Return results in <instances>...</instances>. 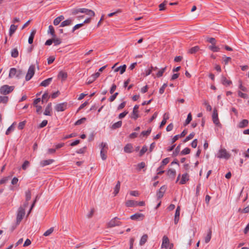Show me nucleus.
Here are the masks:
<instances>
[{"mask_svg":"<svg viewBox=\"0 0 249 249\" xmlns=\"http://www.w3.org/2000/svg\"><path fill=\"white\" fill-rule=\"evenodd\" d=\"M148 239V235L147 234H144L142 237L140 241V245L142 246L144 245Z\"/></svg>","mask_w":249,"mask_h":249,"instance_id":"nucleus-30","label":"nucleus"},{"mask_svg":"<svg viewBox=\"0 0 249 249\" xmlns=\"http://www.w3.org/2000/svg\"><path fill=\"white\" fill-rule=\"evenodd\" d=\"M52 110V103H50L48 104L47 107H46L45 111L44 112V114L45 115L51 116V111Z\"/></svg>","mask_w":249,"mask_h":249,"instance_id":"nucleus-17","label":"nucleus"},{"mask_svg":"<svg viewBox=\"0 0 249 249\" xmlns=\"http://www.w3.org/2000/svg\"><path fill=\"white\" fill-rule=\"evenodd\" d=\"M16 124V123L15 122L13 123V124L10 127H8V128L7 129L6 131V135H9L11 131H13L14 130V125Z\"/></svg>","mask_w":249,"mask_h":249,"instance_id":"nucleus-41","label":"nucleus"},{"mask_svg":"<svg viewBox=\"0 0 249 249\" xmlns=\"http://www.w3.org/2000/svg\"><path fill=\"white\" fill-rule=\"evenodd\" d=\"M195 134L194 132H192L190 133L187 137H186V138L184 140L183 142H186L189 141L190 140L193 138L194 137Z\"/></svg>","mask_w":249,"mask_h":249,"instance_id":"nucleus-44","label":"nucleus"},{"mask_svg":"<svg viewBox=\"0 0 249 249\" xmlns=\"http://www.w3.org/2000/svg\"><path fill=\"white\" fill-rule=\"evenodd\" d=\"M85 14H86L87 15H88L90 17H94V16H95L94 12L91 10H89L88 9H86V11H85Z\"/></svg>","mask_w":249,"mask_h":249,"instance_id":"nucleus-40","label":"nucleus"},{"mask_svg":"<svg viewBox=\"0 0 249 249\" xmlns=\"http://www.w3.org/2000/svg\"><path fill=\"white\" fill-rule=\"evenodd\" d=\"M151 129L149 128L147 131H142L141 133V134L142 136H148V135H149L150 134V133H151Z\"/></svg>","mask_w":249,"mask_h":249,"instance_id":"nucleus-63","label":"nucleus"},{"mask_svg":"<svg viewBox=\"0 0 249 249\" xmlns=\"http://www.w3.org/2000/svg\"><path fill=\"white\" fill-rule=\"evenodd\" d=\"M212 120L213 123L217 126L221 127V124L220 123L218 117V112L216 108H214L213 111V113L212 114Z\"/></svg>","mask_w":249,"mask_h":249,"instance_id":"nucleus-6","label":"nucleus"},{"mask_svg":"<svg viewBox=\"0 0 249 249\" xmlns=\"http://www.w3.org/2000/svg\"><path fill=\"white\" fill-rule=\"evenodd\" d=\"M48 124V121L47 120H43L41 123L38 126V128H43L44 127H45Z\"/></svg>","mask_w":249,"mask_h":249,"instance_id":"nucleus-58","label":"nucleus"},{"mask_svg":"<svg viewBox=\"0 0 249 249\" xmlns=\"http://www.w3.org/2000/svg\"><path fill=\"white\" fill-rule=\"evenodd\" d=\"M64 19V17L63 16H60L55 18L53 20V24L54 25H58L60 22Z\"/></svg>","mask_w":249,"mask_h":249,"instance_id":"nucleus-24","label":"nucleus"},{"mask_svg":"<svg viewBox=\"0 0 249 249\" xmlns=\"http://www.w3.org/2000/svg\"><path fill=\"white\" fill-rule=\"evenodd\" d=\"M166 3H167L166 1H164L163 2L160 3L159 5V10L160 11L164 10L165 9V6Z\"/></svg>","mask_w":249,"mask_h":249,"instance_id":"nucleus-57","label":"nucleus"},{"mask_svg":"<svg viewBox=\"0 0 249 249\" xmlns=\"http://www.w3.org/2000/svg\"><path fill=\"white\" fill-rule=\"evenodd\" d=\"M8 100L7 96H0V103H6Z\"/></svg>","mask_w":249,"mask_h":249,"instance_id":"nucleus-50","label":"nucleus"},{"mask_svg":"<svg viewBox=\"0 0 249 249\" xmlns=\"http://www.w3.org/2000/svg\"><path fill=\"white\" fill-rule=\"evenodd\" d=\"M147 151V147L146 145H144L140 152V156H142Z\"/></svg>","mask_w":249,"mask_h":249,"instance_id":"nucleus-48","label":"nucleus"},{"mask_svg":"<svg viewBox=\"0 0 249 249\" xmlns=\"http://www.w3.org/2000/svg\"><path fill=\"white\" fill-rule=\"evenodd\" d=\"M119 94L118 92H115L113 95H111L109 98L108 100L109 102H113Z\"/></svg>","mask_w":249,"mask_h":249,"instance_id":"nucleus-55","label":"nucleus"},{"mask_svg":"<svg viewBox=\"0 0 249 249\" xmlns=\"http://www.w3.org/2000/svg\"><path fill=\"white\" fill-rule=\"evenodd\" d=\"M169 244V240L168 238L166 236H164L162 238V243L161 247L162 248H164L165 249H167L168 248Z\"/></svg>","mask_w":249,"mask_h":249,"instance_id":"nucleus-13","label":"nucleus"},{"mask_svg":"<svg viewBox=\"0 0 249 249\" xmlns=\"http://www.w3.org/2000/svg\"><path fill=\"white\" fill-rule=\"evenodd\" d=\"M121 222L120 221V219L116 217L108 222L107 224V227L109 228H113L115 226H119L121 225Z\"/></svg>","mask_w":249,"mask_h":249,"instance_id":"nucleus-5","label":"nucleus"},{"mask_svg":"<svg viewBox=\"0 0 249 249\" xmlns=\"http://www.w3.org/2000/svg\"><path fill=\"white\" fill-rule=\"evenodd\" d=\"M49 95L48 93H47V92H45L42 95V102H47L48 100V99H49Z\"/></svg>","mask_w":249,"mask_h":249,"instance_id":"nucleus-49","label":"nucleus"},{"mask_svg":"<svg viewBox=\"0 0 249 249\" xmlns=\"http://www.w3.org/2000/svg\"><path fill=\"white\" fill-rule=\"evenodd\" d=\"M212 231L211 230H209L207 233V235L205 238V242L206 243H208V242H210L212 237Z\"/></svg>","mask_w":249,"mask_h":249,"instance_id":"nucleus-33","label":"nucleus"},{"mask_svg":"<svg viewBox=\"0 0 249 249\" xmlns=\"http://www.w3.org/2000/svg\"><path fill=\"white\" fill-rule=\"evenodd\" d=\"M52 78H49L44 81H43L40 84V86L42 87H47L52 82Z\"/></svg>","mask_w":249,"mask_h":249,"instance_id":"nucleus-22","label":"nucleus"},{"mask_svg":"<svg viewBox=\"0 0 249 249\" xmlns=\"http://www.w3.org/2000/svg\"><path fill=\"white\" fill-rule=\"evenodd\" d=\"M23 75V72L21 70H17L16 68H11L10 70L9 77L12 78L16 76L18 78H21Z\"/></svg>","mask_w":249,"mask_h":249,"instance_id":"nucleus-2","label":"nucleus"},{"mask_svg":"<svg viewBox=\"0 0 249 249\" xmlns=\"http://www.w3.org/2000/svg\"><path fill=\"white\" fill-rule=\"evenodd\" d=\"M122 124V121H120L117 122V123H114L113 124H112L111 126V128L113 129H115L118 128H120Z\"/></svg>","mask_w":249,"mask_h":249,"instance_id":"nucleus-34","label":"nucleus"},{"mask_svg":"<svg viewBox=\"0 0 249 249\" xmlns=\"http://www.w3.org/2000/svg\"><path fill=\"white\" fill-rule=\"evenodd\" d=\"M137 201H135L132 200H127L125 202V205L127 207H136L137 206Z\"/></svg>","mask_w":249,"mask_h":249,"instance_id":"nucleus-19","label":"nucleus"},{"mask_svg":"<svg viewBox=\"0 0 249 249\" xmlns=\"http://www.w3.org/2000/svg\"><path fill=\"white\" fill-rule=\"evenodd\" d=\"M221 82L223 85L226 86H229L232 84V82L231 80H228L227 78L223 75L221 76Z\"/></svg>","mask_w":249,"mask_h":249,"instance_id":"nucleus-18","label":"nucleus"},{"mask_svg":"<svg viewBox=\"0 0 249 249\" xmlns=\"http://www.w3.org/2000/svg\"><path fill=\"white\" fill-rule=\"evenodd\" d=\"M249 124V121L247 119L242 120L238 124V127L240 128H243L247 127Z\"/></svg>","mask_w":249,"mask_h":249,"instance_id":"nucleus-16","label":"nucleus"},{"mask_svg":"<svg viewBox=\"0 0 249 249\" xmlns=\"http://www.w3.org/2000/svg\"><path fill=\"white\" fill-rule=\"evenodd\" d=\"M133 146L130 143L127 144L124 147V151L125 153H130L132 151Z\"/></svg>","mask_w":249,"mask_h":249,"instance_id":"nucleus-21","label":"nucleus"},{"mask_svg":"<svg viewBox=\"0 0 249 249\" xmlns=\"http://www.w3.org/2000/svg\"><path fill=\"white\" fill-rule=\"evenodd\" d=\"M36 33V30L34 29L32 31L30 35L29 36V39H28V43L30 44H32L33 42L34 38L35 36V35Z\"/></svg>","mask_w":249,"mask_h":249,"instance_id":"nucleus-20","label":"nucleus"},{"mask_svg":"<svg viewBox=\"0 0 249 249\" xmlns=\"http://www.w3.org/2000/svg\"><path fill=\"white\" fill-rule=\"evenodd\" d=\"M199 50V47L198 46H196L189 49L188 51V53L193 54L198 52Z\"/></svg>","mask_w":249,"mask_h":249,"instance_id":"nucleus-29","label":"nucleus"},{"mask_svg":"<svg viewBox=\"0 0 249 249\" xmlns=\"http://www.w3.org/2000/svg\"><path fill=\"white\" fill-rule=\"evenodd\" d=\"M126 66L125 65H124L123 66H121L117 68H116L114 70L115 72H117L120 71V74H122L126 70Z\"/></svg>","mask_w":249,"mask_h":249,"instance_id":"nucleus-23","label":"nucleus"},{"mask_svg":"<svg viewBox=\"0 0 249 249\" xmlns=\"http://www.w3.org/2000/svg\"><path fill=\"white\" fill-rule=\"evenodd\" d=\"M206 41L211 43L212 44L211 45H214L216 44V43L215 39L213 37H207Z\"/></svg>","mask_w":249,"mask_h":249,"instance_id":"nucleus-35","label":"nucleus"},{"mask_svg":"<svg viewBox=\"0 0 249 249\" xmlns=\"http://www.w3.org/2000/svg\"><path fill=\"white\" fill-rule=\"evenodd\" d=\"M144 217V214L140 213H136L130 216V218L133 220H142Z\"/></svg>","mask_w":249,"mask_h":249,"instance_id":"nucleus-10","label":"nucleus"},{"mask_svg":"<svg viewBox=\"0 0 249 249\" xmlns=\"http://www.w3.org/2000/svg\"><path fill=\"white\" fill-rule=\"evenodd\" d=\"M72 23V19L69 18L63 21L61 23L60 27H63L66 26L70 25Z\"/></svg>","mask_w":249,"mask_h":249,"instance_id":"nucleus-25","label":"nucleus"},{"mask_svg":"<svg viewBox=\"0 0 249 249\" xmlns=\"http://www.w3.org/2000/svg\"><path fill=\"white\" fill-rule=\"evenodd\" d=\"M10 177H4L0 180V185L5 183L9 179Z\"/></svg>","mask_w":249,"mask_h":249,"instance_id":"nucleus-61","label":"nucleus"},{"mask_svg":"<svg viewBox=\"0 0 249 249\" xmlns=\"http://www.w3.org/2000/svg\"><path fill=\"white\" fill-rule=\"evenodd\" d=\"M190 153V149L189 148H185L180 152L182 155L188 154Z\"/></svg>","mask_w":249,"mask_h":249,"instance_id":"nucleus-52","label":"nucleus"},{"mask_svg":"<svg viewBox=\"0 0 249 249\" xmlns=\"http://www.w3.org/2000/svg\"><path fill=\"white\" fill-rule=\"evenodd\" d=\"M107 153H105V151L101 150L100 151V155L101 158L103 160H106L107 159V156L106 155Z\"/></svg>","mask_w":249,"mask_h":249,"instance_id":"nucleus-56","label":"nucleus"},{"mask_svg":"<svg viewBox=\"0 0 249 249\" xmlns=\"http://www.w3.org/2000/svg\"><path fill=\"white\" fill-rule=\"evenodd\" d=\"M67 73L66 72L61 71L58 73V77L59 78H61L62 80L64 81L67 78Z\"/></svg>","mask_w":249,"mask_h":249,"instance_id":"nucleus-26","label":"nucleus"},{"mask_svg":"<svg viewBox=\"0 0 249 249\" xmlns=\"http://www.w3.org/2000/svg\"><path fill=\"white\" fill-rule=\"evenodd\" d=\"M14 89V86H9L7 85L2 86L0 88V92L3 95H6L11 92Z\"/></svg>","mask_w":249,"mask_h":249,"instance_id":"nucleus-4","label":"nucleus"},{"mask_svg":"<svg viewBox=\"0 0 249 249\" xmlns=\"http://www.w3.org/2000/svg\"><path fill=\"white\" fill-rule=\"evenodd\" d=\"M54 162L53 159L43 160L40 161V164L41 167H44L48 165H50Z\"/></svg>","mask_w":249,"mask_h":249,"instance_id":"nucleus-15","label":"nucleus"},{"mask_svg":"<svg viewBox=\"0 0 249 249\" xmlns=\"http://www.w3.org/2000/svg\"><path fill=\"white\" fill-rule=\"evenodd\" d=\"M209 49L213 52H218L220 51V48L215 45L209 46Z\"/></svg>","mask_w":249,"mask_h":249,"instance_id":"nucleus-36","label":"nucleus"},{"mask_svg":"<svg viewBox=\"0 0 249 249\" xmlns=\"http://www.w3.org/2000/svg\"><path fill=\"white\" fill-rule=\"evenodd\" d=\"M11 56L14 58H17L18 55V51L17 48H14L12 50L11 52Z\"/></svg>","mask_w":249,"mask_h":249,"instance_id":"nucleus-32","label":"nucleus"},{"mask_svg":"<svg viewBox=\"0 0 249 249\" xmlns=\"http://www.w3.org/2000/svg\"><path fill=\"white\" fill-rule=\"evenodd\" d=\"M101 148V150L105 151V153H107V150L108 149V146L106 142H102L100 146Z\"/></svg>","mask_w":249,"mask_h":249,"instance_id":"nucleus-37","label":"nucleus"},{"mask_svg":"<svg viewBox=\"0 0 249 249\" xmlns=\"http://www.w3.org/2000/svg\"><path fill=\"white\" fill-rule=\"evenodd\" d=\"M83 26V23H80V24H77L75 25L73 27L72 32H73L74 31L80 28V27H82Z\"/></svg>","mask_w":249,"mask_h":249,"instance_id":"nucleus-64","label":"nucleus"},{"mask_svg":"<svg viewBox=\"0 0 249 249\" xmlns=\"http://www.w3.org/2000/svg\"><path fill=\"white\" fill-rule=\"evenodd\" d=\"M167 84L166 83L163 84L162 87L160 89L159 93L162 94L164 93L165 89L167 87Z\"/></svg>","mask_w":249,"mask_h":249,"instance_id":"nucleus-54","label":"nucleus"},{"mask_svg":"<svg viewBox=\"0 0 249 249\" xmlns=\"http://www.w3.org/2000/svg\"><path fill=\"white\" fill-rule=\"evenodd\" d=\"M35 66L33 65H31L28 70L27 73L26 75V80H30L34 76L35 74Z\"/></svg>","mask_w":249,"mask_h":249,"instance_id":"nucleus-7","label":"nucleus"},{"mask_svg":"<svg viewBox=\"0 0 249 249\" xmlns=\"http://www.w3.org/2000/svg\"><path fill=\"white\" fill-rule=\"evenodd\" d=\"M138 108L139 106L135 105L133 108V112L131 114V117L135 120H136L139 117Z\"/></svg>","mask_w":249,"mask_h":249,"instance_id":"nucleus-11","label":"nucleus"},{"mask_svg":"<svg viewBox=\"0 0 249 249\" xmlns=\"http://www.w3.org/2000/svg\"><path fill=\"white\" fill-rule=\"evenodd\" d=\"M145 166V164L144 162H142L137 165V170L140 171L142 169H143Z\"/></svg>","mask_w":249,"mask_h":249,"instance_id":"nucleus-51","label":"nucleus"},{"mask_svg":"<svg viewBox=\"0 0 249 249\" xmlns=\"http://www.w3.org/2000/svg\"><path fill=\"white\" fill-rule=\"evenodd\" d=\"M54 231V228L53 227L51 228L47 231H46L43 234V235L45 236H49Z\"/></svg>","mask_w":249,"mask_h":249,"instance_id":"nucleus-42","label":"nucleus"},{"mask_svg":"<svg viewBox=\"0 0 249 249\" xmlns=\"http://www.w3.org/2000/svg\"><path fill=\"white\" fill-rule=\"evenodd\" d=\"M25 125V121L20 122L18 125V128L19 130L22 129Z\"/></svg>","mask_w":249,"mask_h":249,"instance_id":"nucleus-62","label":"nucleus"},{"mask_svg":"<svg viewBox=\"0 0 249 249\" xmlns=\"http://www.w3.org/2000/svg\"><path fill=\"white\" fill-rule=\"evenodd\" d=\"M203 105L206 107V110L209 111H211L212 109V107L209 105L208 101L206 100H204Z\"/></svg>","mask_w":249,"mask_h":249,"instance_id":"nucleus-39","label":"nucleus"},{"mask_svg":"<svg viewBox=\"0 0 249 249\" xmlns=\"http://www.w3.org/2000/svg\"><path fill=\"white\" fill-rule=\"evenodd\" d=\"M189 176L187 173H185L182 175L181 180L179 182L180 184H184L186 181L189 180Z\"/></svg>","mask_w":249,"mask_h":249,"instance_id":"nucleus-14","label":"nucleus"},{"mask_svg":"<svg viewBox=\"0 0 249 249\" xmlns=\"http://www.w3.org/2000/svg\"><path fill=\"white\" fill-rule=\"evenodd\" d=\"M53 42L54 43L55 45H59L61 43V39L58 38H55V37H54L53 38Z\"/></svg>","mask_w":249,"mask_h":249,"instance_id":"nucleus-53","label":"nucleus"},{"mask_svg":"<svg viewBox=\"0 0 249 249\" xmlns=\"http://www.w3.org/2000/svg\"><path fill=\"white\" fill-rule=\"evenodd\" d=\"M120 185L121 183L119 181H118L116 185L115 186L114 190V194L115 196L118 194V193L119 192L120 189Z\"/></svg>","mask_w":249,"mask_h":249,"instance_id":"nucleus-31","label":"nucleus"},{"mask_svg":"<svg viewBox=\"0 0 249 249\" xmlns=\"http://www.w3.org/2000/svg\"><path fill=\"white\" fill-rule=\"evenodd\" d=\"M166 68L167 67L165 66L164 68L161 69V70H160L158 72V73H157V76L158 77H160L161 76H162L163 75V73L164 72V71H165L166 69Z\"/></svg>","mask_w":249,"mask_h":249,"instance_id":"nucleus-43","label":"nucleus"},{"mask_svg":"<svg viewBox=\"0 0 249 249\" xmlns=\"http://www.w3.org/2000/svg\"><path fill=\"white\" fill-rule=\"evenodd\" d=\"M25 214V211L24 210V209L22 207H20L18 211L17 215V219H16V225L15 227H12V231H13L15 228H16L17 226L19 225L22 219H23V217L24 216Z\"/></svg>","mask_w":249,"mask_h":249,"instance_id":"nucleus-1","label":"nucleus"},{"mask_svg":"<svg viewBox=\"0 0 249 249\" xmlns=\"http://www.w3.org/2000/svg\"><path fill=\"white\" fill-rule=\"evenodd\" d=\"M29 161L28 160H25L22 165V169L24 170H26L27 168L29 166Z\"/></svg>","mask_w":249,"mask_h":249,"instance_id":"nucleus-46","label":"nucleus"},{"mask_svg":"<svg viewBox=\"0 0 249 249\" xmlns=\"http://www.w3.org/2000/svg\"><path fill=\"white\" fill-rule=\"evenodd\" d=\"M48 33L51 34L53 37H55L54 29L53 26L50 25L49 26V30H48Z\"/></svg>","mask_w":249,"mask_h":249,"instance_id":"nucleus-38","label":"nucleus"},{"mask_svg":"<svg viewBox=\"0 0 249 249\" xmlns=\"http://www.w3.org/2000/svg\"><path fill=\"white\" fill-rule=\"evenodd\" d=\"M100 75V72H97L94 74H93L91 75V76L88 78L87 84H90L92 83L95 79L98 78Z\"/></svg>","mask_w":249,"mask_h":249,"instance_id":"nucleus-9","label":"nucleus"},{"mask_svg":"<svg viewBox=\"0 0 249 249\" xmlns=\"http://www.w3.org/2000/svg\"><path fill=\"white\" fill-rule=\"evenodd\" d=\"M217 157L219 159H229L230 158V154L228 153L225 148H221L219 150Z\"/></svg>","mask_w":249,"mask_h":249,"instance_id":"nucleus-3","label":"nucleus"},{"mask_svg":"<svg viewBox=\"0 0 249 249\" xmlns=\"http://www.w3.org/2000/svg\"><path fill=\"white\" fill-rule=\"evenodd\" d=\"M18 28L17 25H15L14 24H12L10 26V29H9V36H12L13 34L15 32L17 29Z\"/></svg>","mask_w":249,"mask_h":249,"instance_id":"nucleus-27","label":"nucleus"},{"mask_svg":"<svg viewBox=\"0 0 249 249\" xmlns=\"http://www.w3.org/2000/svg\"><path fill=\"white\" fill-rule=\"evenodd\" d=\"M80 8H75L71 10V14L73 15H76L80 13Z\"/></svg>","mask_w":249,"mask_h":249,"instance_id":"nucleus-60","label":"nucleus"},{"mask_svg":"<svg viewBox=\"0 0 249 249\" xmlns=\"http://www.w3.org/2000/svg\"><path fill=\"white\" fill-rule=\"evenodd\" d=\"M86 118H82L81 119L77 120L75 122V125H80L81 124L83 123L86 121Z\"/></svg>","mask_w":249,"mask_h":249,"instance_id":"nucleus-59","label":"nucleus"},{"mask_svg":"<svg viewBox=\"0 0 249 249\" xmlns=\"http://www.w3.org/2000/svg\"><path fill=\"white\" fill-rule=\"evenodd\" d=\"M166 187L165 185L162 186L157 193V196L158 198H161L163 197Z\"/></svg>","mask_w":249,"mask_h":249,"instance_id":"nucleus-12","label":"nucleus"},{"mask_svg":"<svg viewBox=\"0 0 249 249\" xmlns=\"http://www.w3.org/2000/svg\"><path fill=\"white\" fill-rule=\"evenodd\" d=\"M192 117L191 113H189L188 114V116H187V119L185 121L184 125H186L188 124L192 121Z\"/></svg>","mask_w":249,"mask_h":249,"instance_id":"nucleus-45","label":"nucleus"},{"mask_svg":"<svg viewBox=\"0 0 249 249\" xmlns=\"http://www.w3.org/2000/svg\"><path fill=\"white\" fill-rule=\"evenodd\" d=\"M26 201H28L31 198V193L30 190H28L25 192Z\"/></svg>","mask_w":249,"mask_h":249,"instance_id":"nucleus-47","label":"nucleus"},{"mask_svg":"<svg viewBox=\"0 0 249 249\" xmlns=\"http://www.w3.org/2000/svg\"><path fill=\"white\" fill-rule=\"evenodd\" d=\"M176 171L174 169H170L167 171V175L174 178L176 176Z\"/></svg>","mask_w":249,"mask_h":249,"instance_id":"nucleus-28","label":"nucleus"},{"mask_svg":"<svg viewBox=\"0 0 249 249\" xmlns=\"http://www.w3.org/2000/svg\"><path fill=\"white\" fill-rule=\"evenodd\" d=\"M67 103L66 102H64V103L57 104L55 106V109L58 112L63 111L67 108Z\"/></svg>","mask_w":249,"mask_h":249,"instance_id":"nucleus-8","label":"nucleus"}]
</instances>
